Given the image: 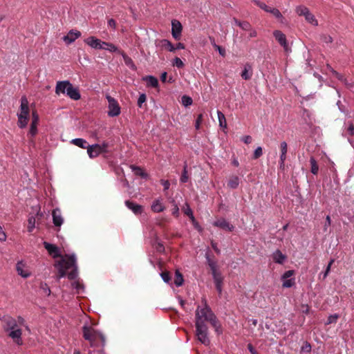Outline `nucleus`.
<instances>
[{
  "instance_id": "nucleus-1",
  "label": "nucleus",
  "mask_w": 354,
  "mask_h": 354,
  "mask_svg": "<svg viewBox=\"0 0 354 354\" xmlns=\"http://www.w3.org/2000/svg\"><path fill=\"white\" fill-rule=\"evenodd\" d=\"M43 244L45 249L53 258L61 257V259L55 264L59 272V278H63L67 274L69 279H75L78 274L76 255L71 254H66L63 257L61 254L59 248L55 245L46 241Z\"/></svg>"
},
{
  "instance_id": "nucleus-2",
  "label": "nucleus",
  "mask_w": 354,
  "mask_h": 354,
  "mask_svg": "<svg viewBox=\"0 0 354 354\" xmlns=\"http://www.w3.org/2000/svg\"><path fill=\"white\" fill-rule=\"evenodd\" d=\"M196 335L198 340L205 346H209L210 339L208 337V328L205 324L206 319L202 306H198L195 316Z\"/></svg>"
},
{
  "instance_id": "nucleus-3",
  "label": "nucleus",
  "mask_w": 354,
  "mask_h": 354,
  "mask_svg": "<svg viewBox=\"0 0 354 354\" xmlns=\"http://www.w3.org/2000/svg\"><path fill=\"white\" fill-rule=\"evenodd\" d=\"M83 337L88 341L91 346H96L100 342L102 346H104L105 337L104 335L94 329L92 326L84 325L82 327Z\"/></svg>"
},
{
  "instance_id": "nucleus-4",
  "label": "nucleus",
  "mask_w": 354,
  "mask_h": 354,
  "mask_svg": "<svg viewBox=\"0 0 354 354\" xmlns=\"http://www.w3.org/2000/svg\"><path fill=\"white\" fill-rule=\"evenodd\" d=\"M203 310L205 312V317L206 319V322H209L210 324L215 328V332L220 335L222 333V328L221 324H219L216 315L212 312L211 308L208 306L206 303V301L204 300V304L202 306Z\"/></svg>"
},
{
  "instance_id": "nucleus-5",
  "label": "nucleus",
  "mask_w": 354,
  "mask_h": 354,
  "mask_svg": "<svg viewBox=\"0 0 354 354\" xmlns=\"http://www.w3.org/2000/svg\"><path fill=\"white\" fill-rule=\"evenodd\" d=\"M295 12L299 16L304 17L307 23L313 26H318V21L315 16L305 6L301 5L297 6L295 8Z\"/></svg>"
},
{
  "instance_id": "nucleus-6",
  "label": "nucleus",
  "mask_w": 354,
  "mask_h": 354,
  "mask_svg": "<svg viewBox=\"0 0 354 354\" xmlns=\"http://www.w3.org/2000/svg\"><path fill=\"white\" fill-rule=\"evenodd\" d=\"M205 258L207 263L211 270L214 283H223V277L218 268L217 263L210 258L208 253H206Z\"/></svg>"
},
{
  "instance_id": "nucleus-7",
  "label": "nucleus",
  "mask_w": 354,
  "mask_h": 354,
  "mask_svg": "<svg viewBox=\"0 0 354 354\" xmlns=\"http://www.w3.org/2000/svg\"><path fill=\"white\" fill-rule=\"evenodd\" d=\"M109 143L103 142L102 144L88 145V154L90 158L97 157L100 154L108 152Z\"/></svg>"
},
{
  "instance_id": "nucleus-8",
  "label": "nucleus",
  "mask_w": 354,
  "mask_h": 354,
  "mask_svg": "<svg viewBox=\"0 0 354 354\" xmlns=\"http://www.w3.org/2000/svg\"><path fill=\"white\" fill-rule=\"evenodd\" d=\"M106 99L109 102L108 115L111 117H115L120 114V107L117 100L109 95H106Z\"/></svg>"
},
{
  "instance_id": "nucleus-9",
  "label": "nucleus",
  "mask_w": 354,
  "mask_h": 354,
  "mask_svg": "<svg viewBox=\"0 0 354 354\" xmlns=\"http://www.w3.org/2000/svg\"><path fill=\"white\" fill-rule=\"evenodd\" d=\"M16 271L17 274L24 279H27L31 275V271L27 263L23 261H19L16 264Z\"/></svg>"
},
{
  "instance_id": "nucleus-10",
  "label": "nucleus",
  "mask_w": 354,
  "mask_h": 354,
  "mask_svg": "<svg viewBox=\"0 0 354 354\" xmlns=\"http://www.w3.org/2000/svg\"><path fill=\"white\" fill-rule=\"evenodd\" d=\"M294 274L295 271L292 270H290L286 271L281 275V280L283 281L282 286L283 288H291L295 284V279L292 278Z\"/></svg>"
},
{
  "instance_id": "nucleus-11",
  "label": "nucleus",
  "mask_w": 354,
  "mask_h": 354,
  "mask_svg": "<svg viewBox=\"0 0 354 354\" xmlns=\"http://www.w3.org/2000/svg\"><path fill=\"white\" fill-rule=\"evenodd\" d=\"M183 30V26L181 23L176 20L174 19L171 21V35L172 37L176 40H179L181 37V33Z\"/></svg>"
},
{
  "instance_id": "nucleus-12",
  "label": "nucleus",
  "mask_w": 354,
  "mask_h": 354,
  "mask_svg": "<svg viewBox=\"0 0 354 354\" xmlns=\"http://www.w3.org/2000/svg\"><path fill=\"white\" fill-rule=\"evenodd\" d=\"M81 35L82 34L80 31L72 29L68 31L66 35H64L62 37V39L66 44L69 45L80 37Z\"/></svg>"
},
{
  "instance_id": "nucleus-13",
  "label": "nucleus",
  "mask_w": 354,
  "mask_h": 354,
  "mask_svg": "<svg viewBox=\"0 0 354 354\" xmlns=\"http://www.w3.org/2000/svg\"><path fill=\"white\" fill-rule=\"evenodd\" d=\"M103 41L101 39L94 37V36H90L86 39H84V42L90 46L91 48H93L95 50H101V48H102V43Z\"/></svg>"
},
{
  "instance_id": "nucleus-14",
  "label": "nucleus",
  "mask_w": 354,
  "mask_h": 354,
  "mask_svg": "<svg viewBox=\"0 0 354 354\" xmlns=\"http://www.w3.org/2000/svg\"><path fill=\"white\" fill-rule=\"evenodd\" d=\"M273 35L279 44L284 48L285 51H288V44L286 35L281 30H274Z\"/></svg>"
},
{
  "instance_id": "nucleus-15",
  "label": "nucleus",
  "mask_w": 354,
  "mask_h": 354,
  "mask_svg": "<svg viewBox=\"0 0 354 354\" xmlns=\"http://www.w3.org/2000/svg\"><path fill=\"white\" fill-rule=\"evenodd\" d=\"M39 123V116L36 111L32 113V121L28 134L34 137L37 133V125Z\"/></svg>"
},
{
  "instance_id": "nucleus-16",
  "label": "nucleus",
  "mask_w": 354,
  "mask_h": 354,
  "mask_svg": "<svg viewBox=\"0 0 354 354\" xmlns=\"http://www.w3.org/2000/svg\"><path fill=\"white\" fill-rule=\"evenodd\" d=\"M70 84L71 82L68 80L57 82L55 86V93L58 95L60 94H66Z\"/></svg>"
},
{
  "instance_id": "nucleus-17",
  "label": "nucleus",
  "mask_w": 354,
  "mask_h": 354,
  "mask_svg": "<svg viewBox=\"0 0 354 354\" xmlns=\"http://www.w3.org/2000/svg\"><path fill=\"white\" fill-rule=\"evenodd\" d=\"M213 225L227 230L229 232H232L234 229V227L229 222H227L225 218H221L215 221L213 223Z\"/></svg>"
},
{
  "instance_id": "nucleus-18",
  "label": "nucleus",
  "mask_w": 354,
  "mask_h": 354,
  "mask_svg": "<svg viewBox=\"0 0 354 354\" xmlns=\"http://www.w3.org/2000/svg\"><path fill=\"white\" fill-rule=\"evenodd\" d=\"M21 335L22 332L20 328H15L12 330H9V337H10L16 344L18 345H21L23 344L22 339H21Z\"/></svg>"
},
{
  "instance_id": "nucleus-19",
  "label": "nucleus",
  "mask_w": 354,
  "mask_h": 354,
  "mask_svg": "<svg viewBox=\"0 0 354 354\" xmlns=\"http://www.w3.org/2000/svg\"><path fill=\"white\" fill-rule=\"evenodd\" d=\"M68 90H67L66 95L71 100H78L81 98V95H80L78 88L74 87L71 83L69 85V87L68 88Z\"/></svg>"
},
{
  "instance_id": "nucleus-20",
  "label": "nucleus",
  "mask_w": 354,
  "mask_h": 354,
  "mask_svg": "<svg viewBox=\"0 0 354 354\" xmlns=\"http://www.w3.org/2000/svg\"><path fill=\"white\" fill-rule=\"evenodd\" d=\"M273 261L278 264H283L287 257L280 250H276L271 255Z\"/></svg>"
},
{
  "instance_id": "nucleus-21",
  "label": "nucleus",
  "mask_w": 354,
  "mask_h": 354,
  "mask_svg": "<svg viewBox=\"0 0 354 354\" xmlns=\"http://www.w3.org/2000/svg\"><path fill=\"white\" fill-rule=\"evenodd\" d=\"M151 211L155 213L162 212L165 209V207L162 203V199L159 198L154 200L151 206Z\"/></svg>"
},
{
  "instance_id": "nucleus-22",
  "label": "nucleus",
  "mask_w": 354,
  "mask_h": 354,
  "mask_svg": "<svg viewBox=\"0 0 354 354\" xmlns=\"http://www.w3.org/2000/svg\"><path fill=\"white\" fill-rule=\"evenodd\" d=\"M52 216L53 224L56 227H60L64 222V219L62 216L60 209L58 208L53 209L52 212Z\"/></svg>"
},
{
  "instance_id": "nucleus-23",
  "label": "nucleus",
  "mask_w": 354,
  "mask_h": 354,
  "mask_svg": "<svg viewBox=\"0 0 354 354\" xmlns=\"http://www.w3.org/2000/svg\"><path fill=\"white\" fill-rule=\"evenodd\" d=\"M3 321L6 324L5 330L6 331H9L17 328V320L15 318L9 316H5L3 317Z\"/></svg>"
},
{
  "instance_id": "nucleus-24",
  "label": "nucleus",
  "mask_w": 354,
  "mask_h": 354,
  "mask_svg": "<svg viewBox=\"0 0 354 354\" xmlns=\"http://www.w3.org/2000/svg\"><path fill=\"white\" fill-rule=\"evenodd\" d=\"M241 76L242 79L248 80L252 76V67L250 63H246L244 65L243 70L241 72Z\"/></svg>"
},
{
  "instance_id": "nucleus-25",
  "label": "nucleus",
  "mask_w": 354,
  "mask_h": 354,
  "mask_svg": "<svg viewBox=\"0 0 354 354\" xmlns=\"http://www.w3.org/2000/svg\"><path fill=\"white\" fill-rule=\"evenodd\" d=\"M142 80L146 82L147 87L158 88V81L156 77L153 75H147L142 77Z\"/></svg>"
},
{
  "instance_id": "nucleus-26",
  "label": "nucleus",
  "mask_w": 354,
  "mask_h": 354,
  "mask_svg": "<svg viewBox=\"0 0 354 354\" xmlns=\"http://www.w3.org/2000/svg\"><path fill=\"white\" fill-rule=\"evenodd\" d=\"M125 205L135 214H140L142 212V207L141 205L131 202L130 201H126Z\"/></svg>"
},
{
  "instance_id": "nucleus-27",
  "label": "nucleus",
  "mask_w": 354,
  "mask_h": 354,
  "mask_svg": "<svg viewBox=\"0 0 354 354\" xmlns=\"http://www.w3.org/2000/svg\"><path fill=\"white\" fill-rule=\"evenodd\" d=\"M71 143L82 148V149H86L88 150V147L89 145H88V142L86 140L83 138H75L71 140Z\"/></svg>"
},
{
  "instance_id": "nucleus-28",
  "label": "nucleus",
  "mask_w": 354,
  "mask_h": 354,
  "mask_svg": "<svg viewBox=\"0 0 354 354\" xmlns=\"http://www.w3.org/2000/svg\"><path fill=\"white\" fill-rule=\"evenodd\" d=\"M102 48H101V50H106L110 53H115L118 51V47L112 43L102 41Z\"/></svg>"
},
{
  "instance_id": "nucleus-29",
  "label": "nucleus",
  "mask_w": 354,
  "mask_h": 354,
  "mask_svg": "<svg viewBox=\"0 0 354 354\" xmlns=\"http://www.w3.org/2000/svg\"><path fill=\"white\" fill-rule=\"evenodd\" d=\"M239 178L236 176H232L227 183V186L231 189H236L239 185Z\"/></svg>"
},
{
  "instance_id": "nucleus-30",
  "label": "nucleus",
  "mask_w": 354,
  "mask_h": 354,
  "mask_svg": "<svg viewBox=\"0 0 354 354\" xmlns=\"http://www.w3.org/2000/svg\"><path fill=\"white\" fill-rule=\"evenodd\" d=\"M217 115L219 122V126L223 129H227V122L225 115L219 110L217 111Z\"/></svg>"
},
{
  "instance_id": "nucleus-31",
  "label": "nucleus",
  "mask_w": 354,
  "mask_h": 354,
  "mask_svg": "<svg viewBox=\"0 0 354 354\" xmlns=\"http://www.w3.org/2000/svg\"><path fill=\"white\" fill-rule=\"evenodd\" d=\"M28 101L26 96L21 98L20 112H29Z\"/></svg>"
},
{
  "instance_id": "nucleus-32",
  "label": "nucleus",
  "mask_w": 354,
  "mask_h": 354,
  "mask_svg": "<svg viewBox=\"0 0 354 354\" xmlns=\"http://www.w3.org/2000/svg\"><path fill=\"white\" fill-rule=\"evenodd\" d=\"M183 282L184 279L182 274L178 270H176L175 272L174 284L176 287H180L183 285Z\"/></svg>"
},
{
  "instance_id": "nucleus-33",
  "label": "nucleus",
  "mask_w": 354,
  "mask_h": 354,
  "mask_svg": "<svg viewBox=\"0 0 354 354\" xmlns=\"http://www.w3.org/2000/svg\"><path fill=\"white\" fill-rule=\"evenodd\" d=\"M122 55L123 57V59L124 60L126 65H127L130 68H131L133 70H136V66L135 64L133 63L132 59L131 57H129V56H127L124 53H122Z\"/></svg>"
},
{
  "instance_id": "nucleus-34",
  "label": "nucleus",
  "mask_w": 354,
  "mask_h": 354,
  "mask_svg": "<svg viewBox=\"0 0 354 354\" xmlns=\"http://www.w3.org/2000/svg\"><path fill=\"white\" fill-rule=\"evenodd\" d=\"M234 22L241 29H243V30H245V31L250 30V28L252 27L248 21H241L237 19H234Z\"/></svg>"
},
{
  "instance_id": "nucleus-35",
  "label": "nucleus",
  "mask_w": 354,
  "mask_h": 354,
  "mask_svg": "<svg viewBox=\"0 0 354 354\" xmlns=\"http://www.w3.org/2000/svg\"><path fill=\"white\" fill-rule=\"evenodd\" d=\"M310 167H311L310 171L312 172V174H313L314 175L317 174L318 171H319V167H318L316 160L313 157L310 158Z\"/></svg>"
},
{
  "instance_id": "nucleus-36",
  "label": "nucleus",
  "mask_w": 354,
  "mask_h": 354,
  "mask_svg": "<svg viewBox=\"0 0 354 354\" xmlns=\"http://www.w3.org/2000/svg\"><path fill=\"white\" fill-rule=\"evenodd\" d=\"M162 46L165 48L169 52H174L175 48L173 44L168 39H162L161 41Z\"/></svg>"
},
{
  "instance_id": "nucleus-37",
  "label": "nucleus",
  "mask_w": 354,
  "mask_h": 354,
  "mask_svg": "<svg viewBox=\"0 0 354 354\" xmlns=\"http://www.w3.org/2000/svg\"><path fill=\"white\" fill-rule=\"evenodd\" d=\"M268 12L271 13L277 19H279L281 23L283 22V20L284 19V18L278 9L274 8H271L270 10H268Z\"/></svg>"
},
{
  "instance_id": "nucleus-38",
  "label": "nucleus",
  "mask_w": 354,
  "mask_h": 354,
  "mask_svg": "<svg viewBox=\"0 0 354 354\" xmlns=\"http://www.w3.org/2000/svg\"><path fill=\"white\" fill-rule=\"evenodd\" d=\"M71 286L76 290V293L80 294L84 290L83 285L79 281H75L71 283Z\"/></svg>"
},
{
  "instance_id": "nucleus-39",
  "label": "nucleus",
  "mask_w": 354,
  "mask_h": 354,
  "mask_svg": "<svg viewBox=\"0 0 354 354\" xmlns=\"http://www.w3.org/2000/svg\"><path fill=\"white\" fill-rule=\"evenodd\" d=\"M188 179H189V176H188V173H187V165H185L184 167H183V172H182V175L180 178V181L182 183H185L188 181Z\"/></svg>"
},
{
  "instance_id": "nucleus-40",
  "label": "nucleus",
  "mask_w": 354,
  "mask_h": 354,
  "mask_svg": "<svg viewBox=\"0 0 354 354\" xmlns=\"http://www.w3.org/2000/svg\"><path fill=\"white\" fill-rule=\"evenodd\" d=\"M35 221H36V219H35V217L34 216H29L28 218V231L29 232H32L35 227Z\"/></svg>"
},
{
  "instance_id": "nucleus-41",
  "label": "nucleus",
  "mask_w": 354,
  "mask_h": 354,
  "mask_svg": "<svg viewBox=\"0 0 354 354\" xmlns=\"http://www.w3.org/2000/svg\"><path fill=\"white\" fill-rule=\"evenodd\" d=\"M339 315L337 313L330 315L328 317V319H327L326 322L325 323V325L335 324L337 322V319H339Z\"/></svg>"
},
{
  "instance_id": "nucleus-42",
  "label": "nucleus",
  "mask_w": 354,
  "mask_h": 354,
  "mask_svg": "<svg viewBox=\"0 0 354 354\" xmlns=\"http://www.w3.org/2000/svg\"><path fill=\"white\" fill-rule=\"evenodd\" d=\"M17 117H18V122H17L18 127L21 129L25 128L28 124V118L22 117V116H21V117L17 116Z\"/></svg>"
},
{
  "instance_id": "nucleus-43",
  "label": "nucleus",
  "mask_w": 354,
  "mask_h": 354,
  "mask_svg": "<svg viewBox=\"0 0 354 354\" xmlns=\"http://www.w3.org/2000/svg\"><path fill=\"white\" fill-rule=\"evenodd\" d=\"M334 261H335V260L333 259H330L326 266L325 271L320 274L321 275L322 274L324 279L328 277V275L330 271L331 266H332L333 263H334Z\"/></svg>"
},
{
  "instance_id": "nucleus-44",
  "label": "nucleus",
  "mask_w": 354,
  "mask_h": 354,
  "mask_svg": "<svg viewBox=\"0 0 354 354\" xmlns=\"http://www.w3.org/2000/svg\"><path fill=\"white\" fill-rule=\"evenodd\" d=\"M193 103V100L191 97L188 95H183L182 97V104L185 106L187 107L190 105H192Z\"/></svg>"
},
{
  "instance_id": "nucleus-45",
  "label": "nucleus",
  "mask_w": 354,
  "mask_h": 354,
  "mask_svg": "<svg viewBox=\"0 0 354 354\" xmlns=\"http://www.w3.org/2000/svg\"><path fill=\"white\" fill-rule=\"evenodd\" d=\"M263 155V149L261 147H258L254 151L252 158L256 160Z\"/></svg>"
},
{
  "instance_id": "nucleus-46",
  "label": "nucleus",
  "mask_w": 354,
  "mask_h": 354,
  "mask_svg": "<svg viewBox=\"0 0 354 354\" xmlns=\"http://www.w3.org/2000/svg\"><path fill=\"white\" fill-rule=\"evenodd\" d=\"M131 169L133 171H135L136 174L142 177L147 176V174L143 171V170L140 167L136 166H131Z\"/></svg>"
},
{
  "instance_id": "nucleus-47",
  "label": "nucleus",
  "mask_w": 354,
  "mask_h": 354,
  "mask_svg": "<svg viewBox=\"0 0 354 354\" xmlns=\"http://www.w3.org/2000/svg\"><path fill=\"white\" fill-rule=\"evenodd\" d=\"M255 3L260 7L261 9L268 12V10H270L271 7L267 6L265 3L261 2L259 1L254 0Z\"/></svg>"
},
{
  "instance_id": "nucleus-48",
  "label": "nucleus",
  "mask_w": 354,
  "mask_h": 354,
  "mask_svg": "<svg viewBox=\"0 0 354 354\" xmlns=\"http://www.w3.org/2000/svg\"><path fill=\"white\" fill-rule=\"evenodd\" d=\"M203 113L198 114L197 116V118L196 120V122H195V128L196 130H198L200 129L201 124L203 122Z\"/></svg>"
},
{
  "instance_id": "nucleus-49",
  "label": "nucleus",
  "mask_w": 354,
  "mask_h": 354,
  "mask_svg": "<svg viewBox=\"0 0 354 354\" xmlns=\"http://www.w3.org/2000/svg\"><path fill=\"white\" fill-rule=\"evenodd\" d=\"M286 154L287 153H281L280 154L279 168L281 169H284L285 161L286 160Z\"/></svg>"
},
{
  "instance_id": "nucleus-50",
  "label": "nucleus",
  "mask_w": 354,
  "mask_h": 354,
  "mask_svg": "<svg viewBox=\"0 0 354 354\" xmlns=\"http://www.w3.org/2000/svg\"><path fill=\"white\" fill-rule=\"evenodd\" d=\"M183 211L184 214L187 216H189L193 214L192 209H191L189 205L187 203H186L184 207H183Z\"/></svg>"
},
{
  "instance_id": "nucleus-51",
  "label": "nucleus",
  "mask_w": 354,
  "mask_h": 354,
  "mask_svg": "<svg viewBox=\"0 0 354 354\" xmlns=\"http://www.w3.org/2000/svg\"><path fill=\"white\" fill-rule=\"evenodd\" d=\"M147 100V96L145 93H141L138 99V106L141 108L142 106V104L145 102Z\"/></svg>"
},
{
  "instance_id": "nucleus-52",
  "label": "nucleus",
  "mask_w": 354,
  "mask_h": 354,
  "mask_svg": "<svg viewBox=\"0 0 354 354\" xmlns=\"http://www.w3.org/2000/svg\"><path fill=\"white\" fill-rule=\"evenodd\" d=\"M173 65L178 68H181L184 66V63L179 57H176L174 59Z\"/></svg>"
},
{
  "instance_id": "nucleus-53",
  "label": "nucleus",
  "mask_w": 354,
  "mask_h": 354,
  "mask_svg": "<svg viewBox=\"0 0 354 354\" xmlns=\"http://www.w3.org/2000/svg\"><path fill=\"white\" fill-rule=\"evenodd\" d=\"M162 279L165 282L169 283L171 280L170 274L168 272H162L160 274Z\"/></svg>"
},
{
  "instance_id": "nucleus-54",
  "label": "nucleus",
  "mask_w": 354,
  "mask_h": 354,
  "mask_svg": "<svg viewBox=\"0 0 354 354\" xmlns=\"http://www.w3.org/2000/svg\"><path fill=\"white\" fill-rule=\"evenodd\" d=\"M322 40L323 42L326 44H330L333 42V38L331 36L328 35H323L322 36Z\"/></svg>"
},
{
  "instance_id": "nucleus-55",
  "label": "nucleus",
  "mask_w": 354,
  "mask_h": 354,
  "mask_svg": "<svg viewBox=\"0 0 354 354\" xmlns=\"http://www.w3.org/2000/svg\"><path fill=\"white\" fill-rule=\"evenodd\" d=\"M280 149H281V153H287L288 145L285 141H283L280 143Z\"/></svg>"
},
{
  "instance_id": "nucleus-56",
  "label": "nucleus",
  "mask_w": 354,
  "mask_h": 354,
  "mask_svg": "<svg viewBox=\"0 0 354 354\" xmlns=\"http://www.w3.org/2000/svg\"><path fill=\"white\" fill-rule=\"evenodd\" d=\"M160 183L163 186L165 191H167V190H168L169 189L170 183H169V180H160Z\"/></svg>"
},
{
  "instance_id": "nucleus-57",
  "label": "nucleus",
  "mask_w": 354,
  "mask_h": 354,
  "mask_svg": "<svg viewBox=\"0 0 354 354\" xmlns=\"http://www.w3.org/2000/svg\"><path fill=\"white\" fill-rule=\"evenodd\" d=\"M331 225V219H330V216L329 215H327L326 217V222H325V224H324V230L326 231L328 227L329 226H330Z\"/></svg>"
},
{
  "instance_id": "nucleus-58",
  "label": "nucleus",
  "mask_w": 354,
  "mask_h": 354,
  "mask_svg": "<svg viewBox=\"0 0 354 354\" xmlns=\"http://www.w3.org/2000/svg\"><path fill=\"white\" fill-rule=\"evenodd\" d=\"M7 236L6 232L3 230L1 226L0 225V241L3 242L6 240Z\"/></svg>"
},
{
  "instance_id": "nucleus-59",
  "label": "nucleus",
  "mask_w": 354,
  "mask_h": 354,
  "mask_svg": "<svg viewBox=\"0 0 354 354\" xmlns=\"http://www.w3.org/2000/svg\"><path fill=\"white\" fill-rule=\"evenodd\" d=\"M214 47L216 48L221 56L224 57L225 55V50L224 48L216 44L214 45Z\"/></svg>"
},
{
  "instance_id": "nucleus-60",
  "label": "nucleus",
  "mask_w": 354,
  "mask_h": 354,
  "mask_svg": "<svg viewBox=\"0 0 354 354\" xmlns=\"http://www.w3.org/2000/svg\"><path fill=\"white\" fill-rule=\"evenodd\" d=\"M241 140L245 144H250L251 143L252 139L250 136H244L242 137Z\"/></svg>"
},
{
  "instance_id": "nucleus-61",
  "label": "nucleus",
  "mask_w": 354,
  "mask_h": 354,
  "mask_svg": "<svg viewBox=\"0 0 354 354\" xmlns=\"http://www.w3.org/2000/svg\"><path fill=\"white\" fill-rule=\"evenodd\" d=\"M41 288L43 289L45 293H46L48 295H50V290L46 283L41 284Z\"/></svg>"
},
{
  "instance_id": "nucleus-62",
  "label": "nucleus",
  "mask_w": 354,
  "mask_h": 354,
  "mask_svg": "<svg viewBox=\"0 0 354 354\" xmlns=\"http://www.w3.org/2000/svg\"><path fill=\"white\" fill-rule=\"evenodd\" d=\"M211 245H212V248H213V250L217 253V254H220L221 252V250L220 249L218 248L217 246V243H215L214 241H211Z\"/></svg>"
},
{
  "instance_id": "nucleus-63",
  "label": "nucleus",
  "mask_w": 354,
  "mask_h": 354,
  "mask_svg": "<svg viewBox=\"0 0 354 354\" xmlns=\"http://www.w3.org/2000/svg\"><path fill=\"white\" fill-rule=\"evenodd\" d=\"M347 131L350 136H354V126L352 123L348 125Z\"/></svg>"
},
{
  "instance_id": "nucleus-64",
  "label": "nucleus",
  "mask_w": 354,
  "mask_h": 354,
  "mask_svg": "<svg viewBox=\"0 0 354 354\" xmlns=\"http://www.w3.org/2000/svg\"><path fill=\"white\" fill-rule=\"evenodd\" d=\"M248 348L251 354H259L258 352L256 351V349L253 347V346L251 344H249L248 345Z\"/></svg>"
}]
</instances>
